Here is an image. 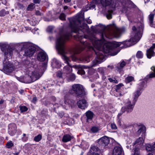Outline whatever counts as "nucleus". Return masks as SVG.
Wrapping results in <instances>:
<instances>
[{
	"label": "nucleus",
	"mask_w": 155,
	"mask_h": 155,
	"mask_svg": "<svg viewBox=\"0 0 155 155\" xmlns=\"http://www.w3.org/2000/svg\"><path fill=\"white\" fill-rule=\"evenodd\" d=\"M123 29L117 28L114 24L110 25L107 29L105 30L101 33V39H98L95 37L90 38L91 42L94 47L96 48L98 51H95L97 56L95 59L92 62L91 67L96 65L100 64L104 60V55L99 50L101 49L104 41V37L109 39H112L114 37L119 38L121 34L124 31Z\"/></svg>",
	"instance_id": "1"
},
{
	"label": "nucleus",
	"mask_w": 155,
	"mask_h": 155,
	"mask_svg": "<svg viewBox=\"0 0 155 155\" xmlns=\"http://www.w3.org/2000/svg\"><path fill=\"white\" fill-rule=\"evenodd\" d=\"M70 35V34L68 33L61 34L57 38L56 41L57 49L59 53L62 55V58L65 63L68 64L64 68V72L66 74H70L72 71V67L69 63V58L65 55L66 52L64 47V43L66 40L69 39Z\"/></svg>",
	"instance_id": "2"
},
{
	"label": "nucleus",
	"mask_w": 155,
	"mask_h": 155,
	"mask_svg": "<svg viewBox=\"0 0 155 155\" xmlns=\"http://www.w3.org/2000/svg\"><path fill=\"white\" fill-rule=\"evenodd\" d=\"M83 16L82 14L74 17L70 22V26L73 32L78 33L77 37L80 38L83 35L84 29L87 28V25L84 23Z\"/></svg>",
	"instance_id": "3"
},
{
	"label": "nucleus",
	"mask_w": 155,
	"mask_h": 155,
	"mask_svg": "<svg viewBox=\"0 0 155 155\" xmlns=\"http://www.w3.org/2000/svg\"><path fill=\"white\" fill-rule=\"evenodd\" d=\"M138 25V27L137 28L135 26L133 27V32L131 35V38L129 40L125 42L128 46H130L135 44L141 38L143 29V26L140 23H139Z\"/></svg>",
	"instance_id": "4"
},
{
	"label": "nucleus",
	"mask_w": 155,
	"mask_h": 155,
	"mask_svg": "<svg viewBox=\"0 0 155 155\" xmlns=\"http://www.w3.org/2000/svg\"><path fill=\"white\" fill-rule=\"evenodd\" d=\"M42 75V74L40 73L38 70L34 71H31L30 69H28L24 76L25 83H30L38 80Z\"/></svg>",
	"instance_id": "5"
},
{
	"label": "nucleus",
	"mask_w": 155,
	"mask_h": 155,
	"mask_svg": "<svg viewBox=\"0 0 155 155\" xmlns=\"http://www.w3.org/2000/svg\"><path fill=\"white\" fill-rule=\"evenodd\" d=\"M70 93L72 94H74L77 97H81L85 95L83 86L79 84L73 85L72 89L70 91Z\"/></svg>",
	"instance_id": "6"
},
{
	"label": "nucleus",
	"mask_w": 155,
	"mask_h": 155,
	"mask_svg": "<svg viewBox=\"0 0 155 155\" xmlns=\"http://www.w3.org/2000/svg\"><path fill=\"white\" fill-rule=\"evenodd\" d=\"M136 102L133 101L132 102L129 100H127L125 104V106L122 107L121 109V111L122 113H120L118 114V116H121L122 113L125 112L127 113L131 112L133 109Z\"/></svg>",
	"instance_id": "7"
},
{
	"label": "nucleus",
	"mask_w": 155,
	"mask_h": 155,
	"mask_svg": "<svg viewBox=\"0 0 155 155\" xmlns=\"http://www.w3.org/2000/svg\"><path fill=\"white\" fill-rule=\"evenodd\" d=\"M4 66L3 71L7 72H10L12 71L14 69L12 64L9 61L3 62Z\"/></svg>",
	"instance_id": "8"
},
{
	"label": "nucleus",
	"mask_w": 155,
	"mask_h": 155,
	"mask_svg": "<svg viewBox=\"0 0 155 155\" xmlns=\"http://www.w3.org/2000/svg\"><path fill=\"white\" fill-rule=\"evenodd\" d=\"M81 42L82 44V45L78 46L75 48L74 52V54L80 53L81 51L84 49L86 47L90 46L89 45L87 44V42L86 41L83 40V41Z\"/></svg>",
	"instance_id": "9"
},
{
	"label": "nucleus",
	"mask_w": 155,
	"mask_h": 155,
	"mask_svg": "<svg viewBox=\"0 0 155 155\" xmlns=\"http://www.w3.org/2000/svg\"><path fill=\"white\" fill-rule=\"evenodd\" d=\"M100 2L104 7H106L110 5L113 10H114L115 8L116 4L114 2H112V0H100Z\"/></svg>",
	"instance_id": "10"
},
{
	"label": "nucleus",
	"mask_w": 155,
	"mask_h": 155,
	"mask_svg": "<svg viewBox=\"0 0 155 155\" xmlns=\"http://www.w3.org/2000/svg\"><path fill=\"white\" fill-rule=\"evenodd\" d=\"M17 126L14 124H11L8 125V132L11 136L14 135L16 132Z\"/></svg>",
	"instance_id": "11"
},
{
	"label": "nucleus",
	"mask_w": 155,
	"mask_h": 155,
	"mask_svg": "<svg viewBox=\"0 0 155 155\" xmlns=\"http://www.w3.org/2000/svg\"><path fill=\"white\" fill-rule=\"evenodd\" d=\"M109 142V139L107 136H104L101 138L99 139L98 142L99 144L103 146L107 145Z\"/></svg>",
	"instance_id": "12"
},
{
	"label": "nucleus",
	"mask_w": 155,
	"mask_h": 155,
	"mask_svg": "<svg viewBox=\"0 0 155 155\" xmlns=\"http://www.w3.org/2000/svg\"><path fill=\"white\" fill-rule=\"evenodd\" d=\"M35 50L36 48L35 47L32 46H30L26 50L25 54L26 56L31 57L34 53Z\"/></svg>",
	"instance_id": "13"
},
{
	"label": "nucleus",
	"mask_w": 155,
	"mask_h": 155,
	"mask_svg": "<svg viewBox=\"0 0 155 155\" xmlns=\"http://www.w3.org/2000/svg\"><path fill=\"white\" fill-rule=\"evenodd\" d=\"M77 104L80 108L82 109H84L87 106L86 101L85 100H79L77 102Z\"/></svg>",
	"instance_id": "14"
},
{
	"label": "nucleus",
	"mask_w": 155,
	"mask_h": 155,
	"mask_svg": "<svg viewBox=\"0 0 155 155\" xmlns=\"http://www.w3.org/2000/svg\"><path fill=\"white\" fill-rule=\"evenodd\" d=\"M122 149L120 146H115L112 153V155H120L122 153Z\"/></svg>",
	"instance_id": "15"
},
{
	"label": "nucleus",
	"mask_w": 155,
	"mask_h": 155,
	"mask_svg": "<svg viewBox=\"0 0 155 155\" xmlns=\"http://www.w3.org/2000/svg\"><path fill=\"white\" fill-rule=\"evenodd\" d=\"M155 48V44L153 45L150 48L147 50V55L149 58H150L152 56H154V52L153 49Z\"/></svg>",
	"instance_id": "16"
},
{
	"label": "nucleus",
	"mask_w": 155,
	"mask_h": 155,
	"mask_svg": "<svg viewBox=\"0 0 155 155\" xmlns=\"http://www.w3.org/2000/svg\"><path fill=\"white\" fill-rule=\"evenodd\" d=\"M47 58L46 54L43 52H40L38 54L37 56L38 59L40 61H45Z\"/></svg>",
	"instance_id": "17"
},
{
	"label": "nucleus",
	"mask_w": 155,
	"mask_h": 155,
	"mask_svg": "<svg viewBox=\"0 0 155 155\" xmlns=\"http://www.w3.org/2000/svg\"><path fill=\"white\" fill-rule=\"evenodd\" d=\"M135 126L137 127L138 129V130L137 132V134L138 135L140 134L141 132L144 133L145 132L146 127L143 125L136 124Z\"/></svg>",
	"instance_id": "18"
},
{
	"label": "nucleus",
	"mask_w": 155,
	"mask_h": 155,
	"mask_svg": "<svg viewBox=\"0 0 155 155\" xmlns=\"http://www.w3.org/2000/svg\"><path fill=\"white\" fill-rule=\"evenodd\" d=\"M144 142V140L142 137H139L135 141L134 145H135L136 146L139 148L142 147Z\"/></svg>",
	"instance_id": "19"
},
{
	"label": "nucleus",
	"mask_w": 155,
	"mask_h": 155,
	"mask_svg": "<svg viewBox=\"0 0 155 155\" xmlns=\"http://www.w3.org/2000/svg\"><path fill=\"white\" fill-rule=\"evenodd\" d=\"M56 76L58 78V84L59 86H60L61 84H62L63 83V79L62 77V73L61 71H58L56 73Z\"/></svg>",
	"instance_id": "20"
},
{
	"label": "nucleus",
	"mask_w": 155,
	"mask_h": 155,
	"mask_svg": "<svg viewBox=\"0 0 155 155\" xmlns=\"http://www.w3.org/2000/svg\"><path fill=\"white\" fill-rule=\"evenodd\" d=\"M73 138V136H71L68 134H65L63 137L62 141L64 142H67L70 141Z\"/></svg>",
	"instance_id": "21"
},
{
	"label": "nucleus",
	"mask_w": 155,
	"mask_h": 155,
	"mask_svg": "<svg viewBox=\"0 0 155 155\" xmlns=\"http://www.w3.org/2000/svg\"><path fill=\"white\" fill-rule=\"evenodd\" d=\"M98 148L97 147L95 146H93L91 147V149L88 153L87 155H91L96 153H98Z\"/></svg>",
	"instance_id": "22"
},
{
	"label": "nucleus",
	"mask_w": 155,
	"mask_h": 155,
	"mask_svg": "<svg viewBox=\"0 0 155 155\" xmlns=\"http://www.w3.org/2000/svg\"><path fill=\"white\" fill-rule=\"evenodd\" d=\"M140 90H141L139 89V90H137L134 93V97L133 101H134V102H136L138 98L140 95L141 94V92L140 91Z\"/></svg>",
	"instance_id": "23"
},
{
	"label": "nucleus",
	"mask_w": 155,
	"mask_h": 155,
	"mask_svg": "<svg viewBox=\"0 0 155 155\" xmlns=\"http://www.w3.org/2000/svg\"><path fill=\"white\" fill-rule=\"evenodd\" d=\"M80 147L83 150H86L88 148L89 145L87 142L83 140L80 144Z\"/></svg>",
	"instance_id": "24"
},
{
	"label": "nucleus",
	"mask_w": 155,
	"mask_h": 155,
	"mask_svg": "<svg viewBox=\"0 0 155 155\" xmlns=\"http://www.w3.org/2000/svg\"><path fill=\"white\" fill-rule=\"evenodd\" d=\"M94 114L92 112L88 111L86 113V115L87 117V120L88 122L89 120H91L93 117Z\"/></svg>",
	"instance_id": "25"
},
{
	"label": "nucleus",
	"mask_w": 155,
	"mask_h": 155,
	"mask_svg": "<svg viewBox=\"0 0 155 155\" xmlns=\"http://www.w3.org/2000/svg\"><path fill=\"white\" fill-rule=\"evenodd\" d=\"M153 71L150 72V74L147 75V77L149 78H153L155 77V67H152L151 68Z\"/></svg>",
	"instance_id": "26"
},
{
	"label": "nucleus",
	"mask_w": 155,
	"mask_h": 155,
	"mask_svg": "<svg viewBox=\"0 0 155 155\" xmlns=\"http://www.w3.org/2000/svg\"><path fill=\"white\" fill-rule=\"evenodd\" d=\"M154 16V15L153 14H150L149 16V19L150 26L153 27H155V25L153 24Z\"/></svg>",
	"instance_id": "27"
},
{
	"label": "nucleus",
	"mask_w": 155,
	"mask_h": 155,
	"mask_svg": "<svg viewBox=\"0 0 155 155\" xmlns=\"http://www.w3.org/2000/svg\"><path fill=\"white\" fill-rule=\"evenodd\" d=\"M111 47L108 45L107 44H105L103 46V50L106 53H108L110 52Z\"/></svg>",
	"instance_id": "28"
},
{
	"label": "nucleus",
	"mask_w": 155,
	"mask_h": 155,
	"mask_svg": "<svg viewBox=\"0 0 155 155\" xmlns=\"http://www.w3.org/2000/svg\"><path fill=\"white\" fill-rule=\"evenodd\" d=\"M5 56L7 57L10 58L11 57L12 55V52L11 49H10L8 50L7 52H5Z\"/></svg>",
	"instance_id": "29"
},
{
	"label": "nucleus",
	"mask_w": 155,
	"mask_h": 155,
	"mask_svg": "<svg viewBox=\"0 0 155 155\" xmlns=\"http://www.w3.org/2000/svg\"><path fill=\"white\" fill-rule=\"evenodd\" d=\"M125 62L124 61H123L121 63L118 64L117 68L118 69H120L123 68L125 66Z\"/></svg>",
	"instance_id": "30"
},
{
	"label": "nucleus",
	"mask_w": 155,
	"mask_h": 155,
	"mask_svg": "<svg viewBox=\"0 0 155 155\" xmlns=\"http://www.w3.org/2000/svg\"><path fill=\"white\" fill-rule=\"evenodd\" d=\"M143 56V54L140 51H138L136 54V57L138 58H142Z\"/></svg>",
	"instance_id": "31"
},
{
	"label": "nucleus",
	"mask_w": 155,
	"mask_h": 155,
	"mask_svg": "<svg viewBox=\"0 0 155 155\" xmlns=\"http://www.w3.org/2000/svg\"><path fill=\"white\" fill-rule=\"evenodd\" d=\"M42 137V135L41 134H39L35 137L34 140L37 142H39L41 140Z\"/></svg>",
	"instance_id": "32"
},
{
	"label": "nucleus",
	"mask_w": 155,
	"mask_h": 155,
	"mask_svg": "<svg viewBox=\"0 0 155 155\" xmlns=\"http://www.w3.org/2000/svg\"><path fill=\"white\" fill-rule=\"evenodd\" d=\"M134 80V78L133 77L131 76H128L126 78L125 81L126 83H128Z\"/></svg>",
	"instance_id": "33"
},
{
	"label": "nucleus",
	"mask_w": 155,
	"mask_h": 155,
	"mask_svg": "<svg viewBox=\"0 0 155 155\" xmlns=\"http://www.w3.org/2000/svg\"><path fill=\"white\" fill-rule=\"evenodd\" d=\"M19 108L21 112H25L28 110V108L25 106H20Z\"/></svg>",
	"instance_id": "34"
},
{
	"label": "nucleus",
	"mask_w": 155,
	"mask_h": 155,
	"mask_svg": "<svg viewBox=\"0 0 155 155\" xmlns=\"http://www.w3.org/2000/svg\"><path fill=\"white\" fill-rule=\"evenodd\" d=\"M35 7V5L33 3H31L28 5L27 10L28 11H31Z\"/></svg>",
	"instance_id": "35"
},
{
	"label": "nucleus",
	"mask_w": 155,
	"mask_h": 155,
	"mask_svg": "<svg viewBox=\"0 0 155 155\" xmlns=\"http://www.w3.org/2000/svg\"><path fill=\"white\" fill-rule=\"evenodd\" d=\"M8 12H6L4 10H2L0 11V16H4L6 14H8Z\"/></svg>",
	"instance_id": "36"
},
{
	"label": "nucleus",
	"mask_w": 155,
	"mask_h": 155,
	"mask_svg": "<svg viewBox=\"0 0 155 155\" xmlns=\"http://www.w3.org/2000/svg\"><path fill=\"white\" fill-rule=\"evenodd\" d=\"M134 155H140V154L139 149L138 147L134 148Z\"/></svg>",
	"instance_id": "37"
},
{
	"label": "nucleus",
	"mask_w": 155,
	"mask_h": 155,
	"mask_svg": "<svg viewBox=\"0 0 155 155\" xmlns=\"http://www.w3.org/2000/svg\"><path fill=\"white\" fill-rule=\"evenodd\" d=\"M113 10H111L108 11V13L107 15V17L108 19H110L112 18L111 13L113 12Z\"/></svg>",
	"instance_id": "38"
},
{
	"label": "nucleus",
	"mask_w": 155,
	"mask_h": 155,
	"mask_svg": "<svg viewBox=\"0 0 155 155\" xmlns=\"http://www.w3.org/2000/svg\"><path fill=\"white\" fill-rule=\"evenodd\" d=\"M99 130V128L96 127H93L91 129V131L94 133L97 132Z\"/></svg>",
	"instance_id": "39"
},
{
	"label": "nucleus",
	"mask_w": 155,
	"mask_h": 155,
	"mask_svg": "<svg viewBox=\"0 0 155 155\" xmlns=\"http://www.w3.org/2000/svg\"><path fill=\"white\" fill-rule=\"evenodd\" d=\"M14 146V144L12 141L8 142L6 144V146L8 148H10Z\"/></svg>",
	"instance_id": "40"
},
{
	"label": "nucleus",
	"mask_w": 155,
	"mask_h": 155,
	"mask_svg": "<svg viewBox=\"0 0 155 155\" xmlns=\"http://www.w3.org/2000/svg\"><path fill=\"white\" fill-rule=\"evenodd\" d=\"M66 16L64 13H61V14L59 18L61 20H65Z\"/></svg>",
	"instance_id": "41"
},
{
	"label": "nucleus",
	"mask_w": 155,
	"mask_h": 155,
	"mask_svg": "<svg viewBox=\"0 0 155 155\" xmlns=\"http://www.w3.org/2000/svg\"><path fill=\"white\" fill-rule=\"evenodd\" d=\"M146 86L145 82L144 81L142 82L141 83L140 87H139V89L141 90L143 88V87H145Z\"/></svg>",
	"instance_id": "42"
},
{
	"label": "nucleus",
	"mask_w": 155,
	"mask_h": 155,
	"mask_svg": "<svg viewBox=\"0 0 155 155\" xmlns=\"http://www.w3.org/2000/svg\"><path fill=\"white\" fill-rule=\"evenodd\" d=\"M54 29V27L53 26H49L47 29V31L48 32H51Z\"/></svg>",
	"instance_id": "43"
},
{
	"label": "nucleus",
	"mask_w": 155,
	"mask_h": 155,
	"mask_svg": "<svg viewBox=\"0 0 155 155\" xmlns=\"http://www.w3.org/2000/svg\"><path fill=\"white\" fill-rule=\"evenodd\" d=\"M75 78V75L74 74H72L70 75V77L68 81H74Z\"/></svg>",
	"instance_id": "44"
},
{
	"label": "nucleus",
	"mask_w": 155,
	"mask_h": 155,
	"mask_svg": "<svg viewBox=\"0 0 155 155\" xmlns=\"http://www.w3.org/2000/svg\"><path fill=\"white\" fill-rule=\"evenodd\" d=\"M108 80L110 82L113 83L117 84L118 82V81L117 80L115 79H113L111 78H108Z\"/></svg>",
	"instance_id": "45"
},
{
	"label": "nucleus",
	"mask_w": 155,
	"mask_h": 155,
	"mask_svg": "<svg viewBox=\"0 0 155 155\" xmlns=\"http://www.w3.org/2000/svg\"><path fill=\"white\" fill-rule=\"evenodd\" d=\"M18 80L21 82L25 83L24 77H18L17 78Z\"/></svg>",
	"instance_id": "46"
},
{
	"label": "nucleus",
	"mask_w": 155,
	"mask_h": 155,
	"mask_svg": "<svg viewBox=\"0 0 155 155\" xmlns=\"http://www.w3.org/2000/svg\"><path fill=\"white\" fill-rule=\"evenodd\" d=\"M78 73L79 74H84L85 73V72L82 69H80L78 70Z\"/></svg>",
	"instance_id": "47"
},
{
	"label": "nucleus",
	"mask_w": 155,
	"mask_h": 155,
	"mask_svg": "<svg viewBox=\"0 0 155 155\" xmlns=\"http://www.w3.org/2000/svg\"><path fill=\"white\" fill-rule=\"evenodd\" d=\"M123 86V84L120 83L117 85L116 87V91H117V90H119L120 88Z\"/></svg>",
	"instance_id": "48"
},
{
	"label": "nucleus",
	"mask_w": 155,
	"mask_h": 155,
	"mask_svg": "<svg viewBox=\"0 0 155 155\" xmlns=\"http://www.w3.org/2000/svg\"><path fill=\"white\" fill-rule=\"evenodd\" d=\"M111 128L113 129H117V128L116 124L114 123H111L110 124Z\"/></svg>",
	"instance_id": "49"
},
{
	"label": "nucleus",
	"mask_w": 155,
	"mask_h": 155,
	"mask_svg": "<svg viewBox=\"0 0 155 155\" xmlns=\"http://www.w3.org/2000/svg\"><path fill=\"white\" fill-rule=\"evenodd\" d=\"M71 57L72 58V60L74 61H76L77 59V58L74 54L71 55Z\"/></svg>",
	"instance_id": "50"
},
{
	"label": "nucleus",
	"mask_w": 155,
	"mask_h": 155,
	"mask_svg": "<svg viewBox=\"0 0 155 155\" xmlns=\"http://www.w3.org/2000/svg\"><path fill=\"white\" fill-rule=\"evenodd\" d=\"M84 61L85 62L88 63L90 61V59L89 57H87L84 58Z\"/></svg>",
	"instance_id": "51"
},
{
	"label": "nucleus",
	"mask_w": 155,
	"mask_h": 155,
	"mask_svg": "<svg viewBox=\"0 0 155 155\" xmlns=\"http://www.w3.org/2000/svg\"><path fill=\"white\" fill-rule=\"evenodd\" d=\"M120 45V43H115L114 44V46L115 47H119Z\"/></svg>",
	"instance_id": "52"
},
{
	"label": "nucleus",
	"mask_w": 155,
	"mask_h": 155,
	"mask_svg": "<svg viewBox=\"0 0 155 155\" xmlns=\"http://www.w3.org/2000/svg\"><path fill=\"white\" fill-rule=\"evenodd\" d=\"M22 139L24 141H26L28 139V137H22Z\"/></svg>",
	"instance_id": "53"
},
{
	"label": "nucleus",
	"mask_w": 155,
	"mask_h": 155,
	"mask_svg": "<svg viewBox=\"0 0 155 155\" xmlns=\"http://www.w3.org/2000/svg\"><path fill=\"white\" fill-rule=\"evenodd\" d=\"M72 67L76 69L79 68H80V66L79 65H74Z\"/></svg>",
	"instance_id": "54"
},
{
	"label": "nucleus",
	"mask_w": 155,
	"mask_h": 155,
	"mask_svg": "<svg viewBox=\"0 0 155 155\" xmlns=\"http://www.w3.org/2000/svg\"><path fill=\"white\" fill-rule=\"evenodd\" d=\"M41 12L38 11H36V14L37 15H40Z\"/></svg>",
	"instance_id": "55"
},
{
	"label": "nucleus",
	"mask_w": 155,
	"mask_h": 155,
	"mask_svg": "<svg viewBox=\"0 0 155 155\" xmlns=\"http://www.w3.org/2000/svg\"><path fill=\"white\" fill-rule=\"evenodd\" d=\"M33 2L35 3H39L40 2V0H33Z\"/></svg>",
	"instance_id": "56"
},
{
	"label": "nucleus",
	"mask_w": 155,
	"mask_h": 155,
	"mask_svg": "<svg viewBox=\"0 0 155 155\" xmlns=\"http://www.w3.org/2000/svg\"><path fill=\"white\" fill-rule=\"evenodd\" d=\"M57 68H59L61 67V64L59 62H57Z\"/></svg>",
	"instance_id": "57"
},
{
	"label": "nucleus",
	"mask_w": 155,
	"mask_h": 155,
	"mask_svg": "<svg viewBox=\"0 0 155 155\" xmlns=\"http://www.w3.org/2000/svg\"><path fill=\"white\" fill-rule=\"evenodd\" d=\"M64 1L65 3H67L70 2L71 0H64Z\"/></svg>",
	"instance_id": "58"
},
{
	"label": "nucleus",
	"mask_w": 155,
	"mask_h": 155,
	"mask_svg": "<svg viewBox=\"0 0 155 155\" xmlns=\"http://www.w3.org/2000/svg\"><path fill=\"white\" fill-rule=\"evenodd\" d=\"M32 101L34 102H35L36 101V97L33 98L32 100Z\"/></svg>",
	"instance_id": "59"
},
{
	"label": "nucleus",
	"mask_w": 155,
	"mask_h": 155,
	"mask_svg": "<svg viewBox=\"0 0 155 155\" xmlns=\"http://www.w3.org/2000/svg\"><path fill=\"white\" fill-rule=\"evenodd\" d=\"M25 63H26V64H28L29 63V62L28 60H27L25 61Z\"/></svg>",
	"instance_id": "60"
},
{
	"label": "nucleus",
	"mask_w": 155,
	"mask_h": 155,
	"mask_svg": "<svg viewBox=\"0 0 155 155\" xmlns=\"http://www.w3.org/2000/svg\"><path fill=\"white\" fill-rule=\"evenodd\" d=\"M68 7L67 6H65L64 7V10L67 9H68Z\"/></svg>",
	"instance_id": "61"
},
{
	"label": "nucleus",
	"mask_w": 155,
	"mask_h": 155,
	"mask_svg": "<svg viewBox=\"0 0 155 155\" xmlns=\"http://www.w3.org/2000/svg\"><path fill=\"white\" fill-rule=\"evenodd\" d=\"M4 102V101L2 100H1L0 101V104H2Z\"/></svg>",
	"instance_id": "62"
},
{
	"label": "nucleus",
	"mask_w": 155,
	"mask_h": 155,
	"mask_svg": "<svg viewBox=\"0 0 155 155\" xmlns=\"http://www.w3.org/2000/svg\"><path fill=\"white\" fill-rule=\"evenodd\" d=\"M108 68H110L111 69L113 68V66H110V65H108Z\"/></svg>",
	"instance_id": "63"
},
{
	"label": "nucleus",
	"mask_w": 155,
	"mask_h": 155,
	"mask_svg": "<svg viewBox=\"0 0 155 155\" xmlns=\"http://www.w3.org/2000/svg\"><path fill=\"white\" fill-rule=\"evenodd\" d=\"M20 92L21 94H22L24 92V91L23 90H21Z\"/></svg>",
	"instance_id": "64"
}]
</instances>
